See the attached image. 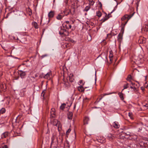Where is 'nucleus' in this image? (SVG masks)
<instances>
[{"label":"nucleus","instance_id":"nucleus-35","mask_svg":"<svg viewBox=\"0 0 148 148\" xmlns=\"http://www.w3.org/2000/svg\"><path fill=\"white\" fill-rule=\"evenodd\" d=\"M103 140L99 139L98 141L101 143H104L105 142V139L104 138H103Z\"/></svg>","mask_w":148,"mask_h":148},{"label":"nucleus","instance_id":"nucleus-41","mask_svg":"<svg viewBox=\"0 0 148 148\" xmlns=\"http://www.w3.org/2000/svg\"><path fill=\"white\" fill-rule=\"evenodd\" d=\"M71 130V129L69 128L67 131L66 132L67 136L68 135H69V133L70 132Z\"/></svg>","mask_w":148,"mask_h":148},{"label":"nucleus","instance_id":"nucleus-30","mask_svg":"<svg viewBox=\"0 0 148 148\" xmlns=\"http://www.w3.org/2000/svg\"><path fill=\"white\" fill-rule=\"evenodd\" d=\"M64 85H65V86L69 87L70 86V84L68 82V81H67V82H65L64 83Z\"/></svg>","mask_w":148,"mask_h":148},{"label":"nucleus","instance_id":"nucleus-37","mask_svg":"<svg viewBox=\"0 0 148 148\" xmlns=\"http://www.w3.org/2000/svg\"><path fill=\"white\" fill-rule=\"evenodd\" d=\"M45 93V91L44 90L43 91H42V92L41 94V97H42L43 99L44 98Z\"/></svg>","mask_w":148,"mask_h":148},{"label":"nucleus","instance_id":"nucleus-12","mask_svg":"<svg viewBox=\"0 0 148 148\" xmlns=\"http://www.w3.org/2000/svg\"><path fill=\"white\" fill-rule=\"evenodd\" d=\"M127 21H126L125 22V23H122L121 25V32H122V34H123L124 30V28L125 26V25L127 24Z\"/></svg>","mask_w":148,"mask_h":148},{"label":"nucleus","instance_id":"nucleus-54","mask_svg":"<svg viewBox=\"0 0 148 148\" xmlns=\"http://www.w3.org/2000/svg\"><path fill=\"white\" fill-rule=\"evenodd\" d=\"M4 91L3 89H1V90H0V93L1 92V91Z\"/></svg>","mask_w":148,"mask_h":148},{"label":"nucleus","instance_id":"nucleus-25","mask_svg":"<svg viewBox=\"0 0 148 148\" xmlns=\"http://www.w3.org/2000/svg\"><path fill=\"white\" fill-rule=\"evenodd\" d=\"M66 106V104L65 103L62 104L60 107L61 110H63Z\"/></svg>","mask_w":148,"mask_h":148},{"label":"nucleus","instance_id":"nucleus-32","mask_svg":"<svg viewBox=\"0 0 148 148\" xmlns=\"http://www.w3.org/2000/svg\"><path fill=\"white\" fill-rule=\"evenodd\" d=\"M6 110L4 108H2L0 110V112L1 114H3L5 112Z\"/></svg>","mask_w":148,"mask_h":148},{"label":"nucleus","instance_id":"nucleus-58","mask_svg":"<svg viewBox=\"0 0 148 148\" xmlns=\"http://www.w3.org/2000/svg\"><path fill=\"white\" fill-rule=\"evenodd\" d=\"M96 71H95V77H96Z\"/></svg>","mask_w":148,"mask_h":148},{"label":"nucleus","instance_id":"nucleus-21","mask_svg":"<svg viewBox=\"0 0 148 148\" xmlns=\"http://www.w3.org/2000/svg\"><path fill=\"white\" fill-rule=\"evenodd\" d=\"M20 71L21 72L20 74V76L22 78H24L26 75V72L23 71Z\"/></svg>","mask_w":148,"mask_h":148},{"label":"nucleus","instance_id":"nucleus-49","mask_svg":"<svg viewBox=\"0 0 148 148\" xmlns=\"http://www.w3.org/2000/svg\"><path fill=\"white\" fill-rule=\"evenodd\" d=\"M69 40L72 42H74V40L71 39H70Z\"/></svg>","mask_w":148,"mask_h":148},{"label":"nucleus","instance_id":"nucleus-48","mask_svg":"<svg viewBox=\"0 0 148 148\" xmlns=\"http://www.w3.org/2000/svg\"><path fill=\"white\" fill-rule=\"evenodd\" d=\"M139 2V1H137V2L136 3V5L137 6V8L138 7V5Z\"/></svg>","mask_w":148,"mask_h":148},{"label":"nucleus","instance_id":"nucleus-13","mask_svg":"<svg viewBox=\"0 0 148 148\" xmlns=\"http://www.w3.org/2000/svg\"><path fill=\"white\" fill-rule=\"evenodd\" d=\"M141 30L142 32L143 31L147 32L148 31V25H144L141 29Z\"/></svg>","mask_w":148,"mask_h":148},{"label":"nucleus","instance_id":"nucleus-15","mask_svg":"<svg viewBox=\"0 0 148 148\" xmlns=\"http://www.w3.org/2000/svg\"><path fill=\"white\" fill-rule=\"evenodd\" d=\"M52 73L51 71H49L44 76V78L46 79H49L50 78V76L51 75Z\"/></svg>","mask_w":148,"mask_h":148},{"label":"nucleus","instance_id":"nucleus-5","mask_svg":"<svg viewBox=\"0 0 148 148\" xmlns=\"http://www.w3.org/2000/svg\"><path fill=\"white\" fill-rule=\"evenodd\" d=\"M62 25L64 28H65L67 29H69L71 28V24L69 23L68 21L64 22L63 23Z\"/></svg>","mask_w":148,"mask_h":148},{"label":"nucleus","instance_id":"nucleus-53","mask_svg":"<svg viewBox=\"0 0 148 148\" xmlns=\"http://www.w3.org/2000/svg\"><path fill=\"white\" fill-rule=\"evenodd\" d=\"M103 42L105 44L106 43V42L105 40H103Z\"/></svg>","mask_w":148,"mask_h":148},{"label":"nucleus","instance_id":"nucleus-45","mask_svg":"<svg viewBox=\"0 0 148 148\" xmlns=\"http://www.w3.org/2000/svg\"><path fill=\"white\" fill-rule=\"evenodd\" d=\"M102 97H101V98H100L99 99V100H98V99H97V100L96 101H95V102H97V103H98L99 102V101L101 100L102 99Z\"/></svg>","mask_w":148,"mask_h":148},{"label":"nucleus","instance_id":"nucleus-2","mask_svg":"<svg viewBox=\"0 0 148 148\" xmlns=\"http://www.w3.org/2000/svg\"><path fill=\"white\" fill-rule=\"evenodd\" d=\"M117 6V5L115 7L114 10L111 12L110 13L108 14V15H107V14L105 13V17L101 20V21L102 22H104L109 18L110 17L112 16H110V15L111 13H112L116 9V8Z\"/></svg>","mask_w":148,"mask_h":148},{"label":"nucleus","instance_id":"nucleus-17","mask_svg":"<svg viewBox=\"0 0 148 148\" xmlns=\"http://www.w3.org/2000/svg\"><path fill=\"white\" fill-rule=\"evenodd\" d=\"M54 11H51L48 14V16L49 18H52L54 16Z\"/></svg>","mask_w":148,"mask_h":148},{"label":"nucleus","instance_id":"nucleus-1","mask_svg":"<svg viewBox=\"0 0 148 148\" xmlns=\"http://www.w3.org/2000/svg\"><path fill=\"white\" fill-rule=\"evenodd\" d=\"M51 139L52 141L50 148H57L58 143L57 138L55 136H53Z\"/></svg>","mask_w":148,"mask_h":148},{"label":"nucleus","instance_id":"nucleus-62","mask_svg":"<svg viewBox=\"0 0 148 148\" xmlns=\"http://www.w3.org/2000/svg\"><path fill=\"white\" fill-rule=\"evenodd\" d=\"M147 77V76H145V77H146V78Z\"/></svg>","mask_w":148,"mask_h":148},{"label":"nucleus","instance_id":"nucleus-6","mask_svg":"<svg viewBox=\"0 0 148 148\" xmlns=\"http://www.w3.org/2000/svg\"><path fill=\"white\" fill-rule=\"evenodd\" d=\"M59 34H63L65 36H68L69 35V32L66 29H62L60 31H59Z\"/></svg>","mask_w":148,"mask_h":148},{"label":"nucleus","instance_id":"nucleus-4","mask_svg":"<svg viewBox=\"0 0 148 148\" xmlns=\"http://www.w3.org/2000/svg\"><path fill=\"white\" fill-rule=\"evenodd\" d=\"M134 12L132 13V14H125L121 18V20L122 21H124L125 19L127 20L126 21H128L134 15Z\"/></svg>","mask_w":148,"mask_h":148},{"label":"nucleus","instance_id":"nucleus-20","mask_svg":"<svg viewBox=\"0 0 148 148\" xmlns=\"http://www.w3.org/2000/svg\"><path fill=\"white\" fill-rule=\"evenodd\" d=\"M137 136L135 135L132 134V136L130 137V139H131L132 140H137Z\"/></svg>","mask_w":148,"mask_h":148},{"label":"nucleus","instance_id":"nucleus-3","mask_svg":"<svg viewBox=\"0 0 148 148\" xmlns=\"http://www.w3.org/2000/svg\"><path fill=\"white\" fill-rule=\"evenodd\" d=\"M52 123L53 125L56 126L58 127L59 131L61 130V125L60 121L54 119L53 120Z\"/></svg>","mask_w":148,"mask_h":148},{"label":"nucleus","instance_id":"nucleus-63","mask_svg":"<svg viewBox=\"0 0 148 148\" xmlns=\"http://www.w3.org/2000/svg\"><path fill=\"white\" fill-rule=\"evenodd\" d=\"M107 95V94H105L104 95Z\"/></svg>","mask_w":148,"mask_h":148},{"label":"nucleus","instance_id":"nucleus-26","mask_svg":"<svg viewBox=\"0 0 148 148\" xmlns=\"http://www.w3.org/2000/svg\"><path fill=\"white\" fill-rule=\"evenodd\" d=\"M97 16L99 17H100L101 16L102 13L100 11H98L96 12Z\"/></svg>","mask_w":148,"mask_h":148},{"label":"nucleus","instance_id":"nucleus-61","mask_svg":"<svg viewBox=\"0 0 148 148\" xmlns=\"http://www.w3.org/2000/svg\"><path fill=\"white\" fill-rule=\"evenodd\" d=\"M67 2H68V1H67L66 2V3H67Z\"/></svg>","mask_w":148,"mask_h":148},{"label":"nucleus","instance_id":"nucleus-36","mask_svg":"<svg viewBox=\"0 0 148 148\" xmlns=\"http://www.w3.org/2000/svg\"><path fill=\"white\" fill-rule=\"evenodd\" d=\"M79 85H82V86L84 85V82H83V81L82 80H81L79 81Z\"/></svg>","mask_w":148,"mask_h":148},{"label":"nucleus","instance_id":"nucleus-57","mask_svg":"<svg viewBox=\"0 0 148 148\" xmlns=\"http://www.w3.org/2000/svg\"><path fill=\"white\" fill-rule=\"evenodd\" d=\"M32 14V12H29V15H30Z\"/></svg>","mask_w":148,"mask_h":148},{"label":"nucleus","instance_id":"nucleus-39","mask_svg":"<svg viewBox=\"0 0 148 148\" xmlns=\"http://www.w3.org/2000/svg\"><path fill=\"white\" fill-rule=\"evenodd\" d=\"M133 59H134V60L133 61L134 62V63H136L137 62V61L138 60V59H136V57L135 56H134L133 57ZM132 60L133 61V60Z\"/></svg>","mask_w":148,"mask_h":148},{"label":"nucleus","instance_id":"nucleus-51","mask_svg":"<svg viewBox=\"0 0 148 148\" xmlns=\"http://www.w3.org/2000/svg\"><path fill=\"white\" fill-rule=\"evenodd\" d=\"M3 148H8V147L7 145H5L4 146Z\"/></svg>","mask_w":148,"mask_h":148},{"label":"nucleus","instance_id":"nucleus-43","mask_svg":"<svg viewBox=\"0 0 148 148\" xmlns=\"http://www.w3.org/2000/svg\"><path fill=\"white\" fill-rule=\"evenodd\" d=\"M94 3V1H92L90 2H90L89 4L90 5H93Z\"/></svg>","mask_w":148,"mask_h":148},{"label":"nucleus","instance_id":"nucleus-47","mask_svg":"<svg viewBox=\"0 0 148 148\" xmlns=\"http://www.w3.org/2000/svg\"><path fill=\"white\" fill-rule=\"evenodd\" d=\"M141 89L143 91L145 90V88L144 87H141Z\"/></svg>","mask_w":148,"mask_h":148},{"label":"nucleus","instance_id":"nucleus-44","mask_svg":"<svg viewBox=\"0 0 148 148\" xmlns=\"http://www.w3.org/2000/svg\"><path fill=\"white\" fill-rule=\"evenodd\" d=\"M129 117L132 119H133V118L132 117V113H130V112L129 113Z\"/></svg>","mask_w":148,"mask_h":148},{"label":"nucleus","instance_id":"nucleus-56","mask_svg":"<svg viewBox=\"0 0 148 148\" xmlns=\"http://www.w3.org/2000/svg\"><path fill=\"white\" fill-rule=\"evenodd\" d=\"M110 61L111 62H112V58H110Z\"/></svg>","mask_w":148,"mask_h":148},{"label":"nucleus","instance_id":"nucleus-59","mask_svg":"<svg viewBox=\"0 0 148 148\" xmlns=\"http://www.w3.org/2000/svg\"><path fill=\"white\" fill-rule=\"evenodd\" d=\"M96 77H95V81L96 80Z\"/></svg>","mask_w":148,"mask_h":148},{"label":"nucleus","instance_id":"nucleus-40","mask_svg":"<svg viewBox=\"0 0 148 148\" xmlns=\"http://www.w3.org/2000/svg\"><path fill=\"white\" fill-rule=\"evenodd\" d=\"M125 134L126 136H129L130 137L129 138H130V137L131 136H132V134H130V133L129 132L126 133H125ZM128 138L129 137H128Z\"/></svg>","mask_w":148,"mask_h":148},{"label":"nucleus","instance_id":"nucleus-10","mask_svg":"<svg viewBox=\"0 0 148 148\" xmlns=\"http://www.w3.org/2000/svg\"><path fill=\"white\" fill-rule=\"evenodd\" d=\"M64 15L65 16H67L70 13H71V11L70 9L66 8L63 11Z\"/></svg>","mask_w":148,"mask_h":148},{"label":"nucleus","instance_id":"nucleus-42","mask_svg":"<svg viewBox=\"0 0 148 148\" xmlns=\"http://www.w3.org/2000/svg\"><path fill=\"white\" fill-rule=\"evenodd\" d=\"M113 57V55L112 53L111 52H110V54L109 56V58H112Z\"/></svg>","mask_w":148,"mask_h":148},{"label":"nucleus","instance_id":"nucleus-9","mask_svg":"<svg viewBox=\"0 0 148 148\" xmlns=\"http://www.w3.org/2000/svg\"><path fill=\"white\" fill-rule=\"evenodd\" d=\"M138 42L140 44L144 43L145 42V39L143 37H140L138 40Z\"/></svg>","mask_w":148,"mask_h":148},{"label":"nucleus","instance_id":"nucleus-55","mask_svg":"<svg viewBox=\"0 0 148 148\" xmlns=\"http://www.w3.org/2000/svg\"><path fill=\"white\" fill-rule=\"evenodd\" d=\"M46 56V55H42V58H43L44 57H45Z\"/></svg>","mask_w":148,"mask_h":148},{"label":"nucleus","instance_id":"nucleus-23","mask_svg":"<svg viewBox=\"0 0 148 148\" xmlns=\"http://www.w3.org/2000/svg\"><path fill=\"white\" fill-rule=\"evenodd\" d=\"M73 113L72 112H69L68 113V118L69 119H71L72 118Z\"/></svg>","mask_w":148,"mask_h":148},{"label":"nucleus","instance_id":"nucleus-24","mask_svg":"<svg viewBox=\"0 0 148 148\" xmlns=\"http://www.w3.org/2000/svg\"><path fill=\"white\" fill-rule=\"evenodd\" d=\"M32 25L36 29H38V25L37 23L35 22H33L32 23Z\"/></svg>","mask_w":148,"mask_h":148},{"label":"nucleus","instance_id":"nucleus-8","mask_svg":"<svg viewBox=\"0 0 148 148\" xmlns=\"http://www.w3.org/2000/svg\"><path fill=\"white\" fill-rule=\"evenodd\" d=\"M67 81H69L71 82H73L74 80V76L72 74H70L68 77L67 78Z\"/></svg>","mask_w":148,"mask_h":148},{"label":"nucleus","instance_id":"nucleus-18","mask_svg":"<svg viewBox=\"0 0 148 148\" xmlns=\"http://www.w3.org/2000/svg\"><path fill=\"white\" fill-rule=\"evenodd\" d=\"M112 125L113 127L116 128H118L119 127V125L118 124V123L116 122H114L113 123Z\"/></svg>","mask_w":148,"mask_h":148},{"label":"nucleus","instance_id":"nucleus-11","mask_svg":"<svg viewBox=\"0 0 148 148\" xmlns=\"http://www.w3.org/2000/svg\"><path fill=\"white\" fill-rule=\"evenodd\" d=\"M50 117L51 118L55 117L56 116L55 110L54 109H51V111L50 113Z\"/></svg>","mask_w":148,"mask_h":148},{"label":"nucleus","instance_id":"nucleus-22","mask_svg":"<svg viewBox=\"0 0 148 148\" xmlns=\"http://www.w3.org/2000/svg\"><path fill=\"white\" fill-rule=\"evenodd\" d=\"M78 90L80 92H83L84 90V89L82 86H81L78 87Z\"/></svg>","mask_w":148,"mask_h":148},{"label":"nucleus","instance_id":"nucleus-33","mask_svg":"<svg viewBox=\"0 0 148 148\" xmlns=\"http://www.w3.org/2000/svg\"><path fill=\"white\" fill-rule=\"evenodd\" d=\"M129 87V84L128 83H127L126 84H125L124 86V89H123L122 92L123 91V90L124 89L127 88H128Z\"/></svg>","mask_w":148,"mask_h":148},{"label":"nucleus","instance_id":"nucleus-19","mask_svg":"<svg viewBox=\"0 0 148 148\" xmlns=\"http://www.w3.org/2000/svg\"><path fill=\"white\" fill-rule=\"evenodd\" d=\"M89 121V119L87 117H85L84 119V125L87 124H88V121Z\"/></svg>","mask_w":148,"mask_h":148},{"label":"nucleus","instance_id":"nucleus-16","mask_svg":"<svg viewBox=\"0 0 148 148\" xmlns=\"http://www.w3.org/2000/svg\"><path fill=\"white\" fill-rule=\"evenodd\" d=\"M123 37V34L119 33L118 36V41L119 42H120L122 40Z\"/></svg>","mask_w":148,"mask_h":148},{"label":"nucleus","instance_id":"nucleus-38","mask_svg":"<svg viewBox=\"0 0 148 148\" xmlns=\"http://www.w3.org/2000/svg\"><path fill=\"white\" fill-rule=\"evenodd\" d=\"M130 88L132 89H133L134 91H135L137 90L135 86H130Z\"/></svg>","mask_w":148,"mask_h":148},{"label":"nucleus","instance_id":"nucleus-34","mask_svg":"<svg viewBox=\"0 0 148 148\" xmlns=\"http://www.w3.org/2000/svg\"><path fill=\"white\" fill-rule=\"evenodd\" d=\"M90 9V6H86L84 9V11L86 12H87Z\"/></svg>","mask_w":148,"mask_h":148},{"label":"nucleus","instance_id":"nucleus-46","mask_svg":"<svg viewBox=\"0 0 148 148\" xmlns=\"http://www.w3.org/2000/svg\"><path fill=\"white\" fill-rule=\"evenodd\" d=\"M130 83L132 85V86H135V84L134 83H133L131 81V82H130Z\"/></svg>","mask_w":148,"mask_h":148},{"label":"nucleus","instance_id":"nucleus-52","mask_svg":"<svg viewBox=\"0 0 148 148\" xmlns=\"http://www.w3.org/2000/svg\"><path fill=\"white\" fill-rule=\"evenodd\" d=\"M99 4L100 5V6H101H101H102V4L101 3V2H99Z\"/></svg>","mask_w":148,"mask_h":148},{"label":"nucleus","instance_id":"nucleus-28","mask_svg":"<svg viewBox=\"0 0 148 148\" xmlns=\"http://www.w3.org/2000/svg\"><path fill=\"white\" fill-rule=\"evenodd\" d=\"M137 146L134 143H132L130 144L129 148H136Z\"/></svg>","mask_w":148,"mask_h":148},{"label":"nucleus","instance_id":"nucleus-29","mask_svg":"<svg viewBox=\"0 0 148 148\" xmlns=\"http://www.w3.org/2000/svg\"><path fill=\"white\" fill-rule=\"evenodd\" d=\"M118 94L119 95V97L122 100H123L124 99V97H123V94L122 93V92H119V93Z\"/></svg>","mask_w":148,"mask_h":148},{"label":"nucleus","instance_id":"nucleus-64","mask_svg":"<svg viewBox=\"0 0 148 148\" xmlns=\"http://www.w3.org/2000/svg\"><path fill=\"white\" fill-rule=\"evenodd\" d=\"M109 35V34H108V35Z\"/></svg>","mask_w":148,"mask_h":148},{"label":"nucleus","instance_id":"nucleus-27","mask_svg":"<svg viewBox=\"0 0 148 148\" xmlns=\"http://www.w3.org/2000/svg\"><path fill=\"white\" fill-rule=\"evenodd\" d=\"M8 136V132H5L3 134L1 135V138H5Z\"/></svg>","mask_w":148,"mask_h":148},{"label":"nucleus","instance_id":"nucleus-7","mask_svg":"<svg viewBox=\"0 0 148 148\" xmlns=\"http://www.w3.org/2000/svg\"><path fill=\"white\" fill-rule=\"evenodd\" d=\"M116 137V136L115 135L110 133L108 134L107 135L108 139L111 141L113 140Z\"/></svg>","mask_w":148,"mask_h":148},{"label":"nucleus","instance_id":"nucleus-50","mask_svg":"<svg viewBox=\"0 0 148 148\" xmlns=\"http://www.w3.org/2000/svg\"><path fill=\"white\" fill-rule=\"evenodd\" d=\"M144 106L146 108H148V104H146L144 105Z\"/></svg>","mask_w":148,"mask_h":148},{"label":"nucleus","instance_id":"nucleus-31","mask_svg":"<svg viewBox=\"0 0 148 148\" xmlns=\"http://www.w3.org/2000/svg\"><path fill=\"white\" fill-rule=\"evenodd\" d=\"M132 79V77L130 75H128L127 78V80L129 82H131V80Z\"/></svg>","mask_w":148,"mask_h":148},{"label":"nucleus","instance_id":"nucleus-60","mask_svg":"<svg viewBox=\"0 0 148 148\" xmlns=\"http://www.w3.org/2000/svg\"><path fill=\"white\" fill-rule=\"evenodd\" d=\"M17 40H18V38H17Z\"/></svg>","mask_w":148,"mask_h":148},{"label":"nucleus","instance_id":"nucleus-14","mask_svg":"<svg viewBox=\"0 0 148 148\" xmlns=\"http://www.w3.org/2000/svg\"><path fill=\"white\" fill-rule=\"evenodd\" d=\"M64 16L63 13H61L59 14L56 17V18L58 20L61 19Z\"/></svg>","mask_w":148,"mask_h":148}]
</instances>
